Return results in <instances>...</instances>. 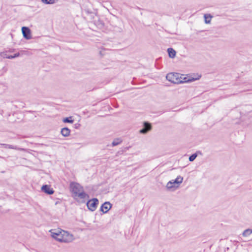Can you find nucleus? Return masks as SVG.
I'll return each instance as SVG.
<instances>
[{
  "label": "nucleus",
  "instance_id": "nucleus-13",
  "mask_svg": "<svg viewBox=\"0 0 252 252\" xmlns=\"http://www.w3.org/2000/svg\"><path fill=\"white\" fill-rule=\"evenodd\" d=\"M169 57L171 58H174L176 56V51L173 48H169L167 49Z\"/></svg>",
  "mask_w": 252,
  "mask_h": 252
},
{
  "label": "nucleus",
  "instance_id": "nucleus-3",
  "mask_svg": "<svg viewBox=\"0 0 252 252\" xmlns=\"http://www.w3.org/2000/svg\"><path fill=\"white\" fill-rule=\"evenodd\" d=\"M63 233L61 242L70 243L74 240L73 235L69 233L68 231L63 230Z\"/></svg>",
  "mask_w": 252,
  "mask_h": 252
},
{
  "label": "nucleus",
  "instance_id": "nucleus-12",
  "mask_svg": "<svg viewBox=\"0 0 252 252\" xmlns=\"http://www.w3.org/2000/svg\"><path fill=\"white\" fill-rule=\"evenodd\" d=\"M61 132L63 136L67 137L70 135V130L67 127H64L62 129Z\"/></svg>",
  "mask_w": 252,
  "mask_h": 252
},
{
  "label": "nucleus",
  "instance_id": "nucleus-5",
  "mask_svg": "<svg viewBox=\"0 0 252 252\" xmlns=\"http://www.w3.org/2000/svg\"><path fill=\"white\" fill-rule=\"evenodd\" d=\"M70 188L73 195L83 190V187L77 183H71L70 185Z\"/></svg>",
  "mask_w": 252,
  "mask_h": 252
},
{
  "label": "nucleus",
  "instance_id": "nucleus-1",
  "mask_svg": "<svg viewBox=\"0 0 252 252\" xmlns=\"http://www.w3.org/2000/svg\"><path fill=\"white\" fill-rule=\"evenodd\" d=\"M63 230L60 228L53 229L50 230L52 237L59 242L61 241Z\"/></svg>",
  "mask_w": 252,
  "mask_h": 252
},
{
  "label": "nucleus",
  "instance_id": "nucleus-14",
  "mask_svg": "<svg viewBox=\"0 0 252 252\" xmlns=\"http://www.w3.org/2000/svg\"><path fill=\"white\" fill-rule=\"evenodd\" d=\"M204 17L205 18V23L206 24H209L211 22V19L212 16L210 14H204Z\"/></svg>",
  "mask_w": 252,
  "mask_h": 252
},
{
  "label": "nucleus",
  "instance_id": "nucleus-23",
  "mask_svg": "<svg viewBox=\"0 0 252 252\" xmlns=\"http://www.w3.org/2000/svg\"><path fill=\"white\" fill-rule=\"evenodd\" d=\"M201 77V75H198V77L197 78H193L191 77L187 81H185L186 82H192L196 80L199 79Z\"/></svg>",
  "mask_w": 252,
  "mask_h": 252
},
{
  "label": "nucleus",
  "instance_id": "nucleus-20",
  "mask_svg": "<svg viewBox=\"0 0 252 252\" xmlns=\"http://www.w3.org/2000/svg\"><path fill=\"white\" fill-rule=\"evenodd\" d=\"M252 233V230L250 229H248L245 230L243 232V235L244 236H247L250 235Z\"/></svg>",
  "mask_w": 252,
  "mask_h": 252
},
{
  "label": "nucleus",
  "instance_id": "nucleus-7",
  "mask_svg": "<svg viewBox=\"0 0 252 252\" xmlns=\"http://www.w3.org/2000/svg\"><path fill=\"white\" fill-rule=\"evenodd\" d=\"M22 32L23 36L26 39H30L32 38L31 32L30 29L26 27H23L22 28Z\"/></svg>",
  "mask_w": 252,
  "mask_h": 252
},
{
  "label": "nucleus",
  "instance_id": "nucleus-8",
  "mask_svg": "<svg viewBox=\"0 0 252 252\" xmlns=\"http://www.w3.org/2000/svg\"><path fill=\"white\" fill-rule=\"evenodd\" d=\"M112 204L109 202H104L100 207V211L103 213H106L111 208Z\"/></svg>",
  "mask_w": 252,
  "mask_h": 252
},
{
  "label": "nucleus",
  "instance_id": "nucleus-18",
  "mask_svg": "<svg viewBox=\"0 0 252 252\" xmlns=\"http://www.w3.org/2000/svg\"><path fill=\"white\" fill-rule=\"evenodd\" d=\"M63 121L64 123H71V124L73 123V120H72V117H66V118L63 119Z\"/></svg>",
  "mask_w": 252,
  "mask_h": 252
},
{
  "label": "nucleus",
  "instance_id": "nucleus-10",
  "mask_svg": "<svg viewBox=\"0 0 252 252\" xmlns=\"http://www.w3.org/2000/svg\"><path fill=\"white\" fill-rule=\"evenodd\" d=\"M178 185H177L176 183H175L174 182V180H172L171 181H170L167 183L166 185V188L169 190H171L172 189H176L178 188Z\"/></svg>",
  "mask_w": 252,
  "mask_h": 252
},
{
  "label": "nucleus",
  "instance_id": "nucleus-9",
  "mask_svg": "<svg viewBox=\"0 0 252 252\" xmlns=\"http://www.w3.org/2000/svg\"><path fill=\"white\" fill-rule=\"evenodd\" d=\"M152 128L151 125L148 122H145L144 123V127L140 130V132L142 134H145Z\"/></svg>",
  "mask_w": 252,
  "mask_h": 252
},
{
  "label": "nucleus",
  "instance_id": "nucleus-16",
  "mask_svg": "<svg viewBox=\"0 0 252 252\" xmlns=\"http://www.w3.org/2000/svg\"><path fill=\"white\" fill-rule=\"evenodd\" d=\"M183 178L180 176H178L175 180H174V182L177 184V185H179L183 182Z\"/></svg>",
  "mask_w": 252,
  "mask_h": 252
},
{
  "label": "nucleus",
  "instance_id": "nucleus-6",
  "mask_svg": "<svg viewBox=\"0 0 252 252\" xmlns=\"http://www.w3.org/2000/svg\"><path fill=\"white\" fill-rule=\"evenodd\" d=\"M178 76L177 73H170L167 74L166 78L167 80L172 83H177L178 82Z\"/></svg>",
  "mask_w": 252,
  "mask_h": 252
},
{
  "label": "nucleus",
  "instance_id": "nucleus-19",
  "mask_svg": "<svg viewBox=\"0 0 252 252\" xmlns=\"http://www.w3.org/2000/svg\"><path fill=\"white\" fill-rule=\"evenodd\" d=\"M1 145L4 146L5 148L12 149H18L16 147H14L11 145H8L6 144H1Z\"/></svg>",
  "mask_w": 252,
  "mask_h": 252
},
{
  "label": "nucleus",
  "instance_id": "nucleus-22",
  "mask_svg": "<svg viewBox=\"0 0 252 252\" xmlns=\"http://www.w3.org/2000/svg\"><path fill=\"white\" fill-rule=\"evenodd\" d=\"M0 55L1 57H3V58H6V59H8V57H9V56L7 54L6 52H1L0 54Z\"/></svg>",
  "mask_w": 252,
  "mask_h": 252
},
{
  "label": "nucleus",
  "instance_id": "nucleus-24",
  "mask_svg": "<svg viewBox=\"0 0 252 252\" xmlns=\"http://www.w3.org/2000/svg\"><path fill=\"white\" fill-rule=\"evenodd\" d=\"M20 56V54L19 53L15 54L14 55H10L8 57V59H13L14 58L18 57Z\"/></svg>",
  "mask_w": 252,
  "mask_h": 252
},
{
  "label": "nucleus",
  "instance_id": "nucleus-2",
  "mask_svg": "<svg viewBox=\"0 0 252 252\" xmlns=\"http://www.w3.org/2000/svg\"><path fill=\"white\" fill-rule=\"evenodd\" d=\"M73 198L80 203H84L88 198L89 195L84 191V190L81 192H78L75 195H73Z\"/></svg>",
  "mask_w": 252,
  "mask_h": 252
},
{
  "label": "nucleus",
  "instance_id": "nucleus-15",
  "mask_svg": "<svg viewBox=\"0 0 252 252\" xmlns=\"http://www.w3.org/2000/svg\"><path fill=\"white\" fill-rule=\"evenodd\" d=\"M41 2L46 4H53L55 3L57 0H41Z\"/></svg>",
  "mask_w": 252,
  "mask_h": 252
},
{
  "label": "nucleus",
  "instance_id": "nucleus-17",
  "mask_svg": "<svg viewBox=\"0 0 252 252\" xmlns=\"http://www.w3.org/2000/svg\"><path fill=\"white\" fill-rule=\"evenodd\" d=\"M122 142V140L120 139H116L114 140V141L112 143V145L113 146H115Z\"/></svg>",
  "mask_w": 252,
  "mask_h": 252
},
{
  "label": "nucleus",
  "instance_id": "nucleus-21",
  "mask_svg": "<svg viewBox=\"0 0 252 252\" xmlns=\"http://www.w3.org/2000/svg\"><path fill=\"white\" fill-rule=\"evenodd\" d=\"M197 154H192V155H191L189 157V160L190 161H193L195 158H196L197 157Z\"/></svg>",
  "mask_w": 252,
  "mask_h": 252
},
{
  "label": "nucleus",
  "instance_id": "nucleus-4",
  "mask_svg": "<svg viewBox=\"0 0 252 252\" xmlns=\"http://www.w3.org/2000/svg\"><path fill=\"white\" fill-rule=\"evenodd\" d=\"M98 200L97 198H93L87 203L88 208L91 211H94L98 204Z\"/></svg>",
  "mask_w": 252,
  "mask_h": 252
},
{
  "label": "nucleus",
  "instance_id": "nucleus-11",
  "mask_svg": "<svg viewBox=\"0 0 252 252\" xmlns=\"http://www.w3.org/2000/svg\"><path fill=\"white\" fill-rule=\"evenodd\" d=\"M42 190L47 193L48 194H52L54 193V191L51 189L50 187L48 185H43L41 188Z\"/></svg>",
  "mask_w": 252,
  "mask_h": 252
}]
</instances>
